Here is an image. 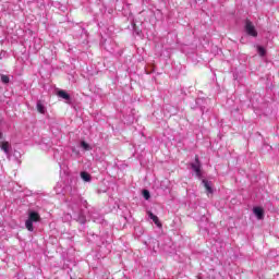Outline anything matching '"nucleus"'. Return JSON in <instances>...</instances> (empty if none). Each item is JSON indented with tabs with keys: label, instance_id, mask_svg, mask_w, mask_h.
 Returning a JSON list of instances; mask_svg holds the SVG:
<instances>
[{
	"label": "nucleus",
	"instance_id": "1",
	"mask_svg": "<svg viewBox=\"0 0 279 279\" xmlns=\"http://www.w3.org/2000/svg\"><path fill=\"white\" fill-rule=\"evenodd\" d=\"M38 221H40V214L37 211H29L28 219L25 221V228L28 232H34V223H37Z\"/></svg>",
	"mask_w": 279,
	"mask_h": 279
},
{
	"label": "nucleus",
	"instance_id": "2",
	"mask_svg": "<svg viewBox=\"0 0 279 279\" xmlns=\"http://www.w3.org/2000/svg\"><path fill=\"white\" fill-rule=\"evenodd\" d=\"M244 32L247 34V36H253V38H256L258 36L256 26H254V23H252V21L250 20H245L244 22Z\"/></svg>",
	"mask_w": 279,
	"mask_h": 279
},
{
	"label": "nucleus",
	"instance_id": "3",
	"mask_svg": "<svg viewBox=\"0 0 279 279\" xmlns=\"http://www.w3.org/2000/svg\"><path fill=\"white\" fill-rule=\"evenodd\" d=\"M191 167H192L193 171L195 172L196 178H202V163L199 162L198 156L195 157V162L191 163Z\"/></svg>",
	"mask_w": 279,
	"mask_h": 279
},
{
	"label": "nucleus",
	"instance_id": "4",
	"mask_svg": "<svg viewBox=\"0 0 279 279\" xmlns=\"http://www.w3.org/2000/svg\"><path fill=\"white\" fill-rule=\"evenodd\" d=\"M57 95L58 97H61V99H64L65 104H71V95H69L64 89H60Z\"/></svg>",
	"mask_w": 279,
	"mask_h": 279
},
{
	"label": "nucleus",
	"instance_id": "5",
	"mask_svg": "<svg viewBox=\"0 0 279 279\" xmlns=\"http://www.w3.org/2000/svg\"><path fill=\"white\" fill-rule=\"evenodd\" d=\"M253 213L257 217V219H265V210L262 207H254Z\"/></svg>",
	"mask_w": 279,
	"mask_h": 279
},
{
	"label": "nucleus",
	"instance_id": "6",
	"mask_svg": "<svg viewBox=\"0 0 279 279\" xmlns=\"http://www.w3.org/2000/svg\"><path fill=\"white\" fill-rule=\"evenodd\" d=\"M0 148L2 149V151H4V154H10V149H12V146L10 145L9 142H2L0 143Z\"/></svg>",
	"mask_w": 279,
	"mask_h": 279
},
{
	"label": "nucleus",
	"instance_id": "7",
	"mask_svg": "<svg viewBox=\"0 0 279 279\" xmlns=\"http://www.w3.org/2000/svg\"><path fill=\"white\" fill-rule=\"evenodd\" d=\"M147 215H148L149 219H151L154 221V223L158 226V228H160L162 226V223H160V220L158 219V216L154 215V213L147 211Z\"/></svg>",
	"mask_w": 279,
	"mask_h": 279
},
{
	"label": "nucleus",
	"instance_id": "8",
	"mask_svg": "<svg viewBox=\"0 0 279 279\" xmlns=\"http://www.w3.org/2000/svg\"><path fill=\"white\" fill-rule=\"evenodd\" d=\"M37 110L40 112V114H45L47 112V108H45V105H43V101H37Z\"/></svg>",
	"mask_w": 279,
	"mask_h": 279
},
{
	"label": "nucleus",
	"instance_id": "9",
	"mask_svg": "<svg viewBox=\"0 0 279 279\" xmlns=\"http://www.w3.org/2000/svg\"><path fill=\"white\" fill-rule=\"evenodd\" d=\"M203 184L207 191V194H213V186L208 180H203Z\"/></svg>",
	"mask_w": 279,
	"mask_h": 279
},
{
	"label": "nucleus",
	"instance_id": "10",
	"mask_svg": "<svg viewBox=\"0 0 279 279\" xmlns=\"http://www.w3.org/2000/svg\"><path fill=\"white\" fill-rule=\"evenodd\" d=\"M203 184L207 191V194H213V186L208 180H203Z\"/></svg>",
	"mask_w": 279,
	"mask_h": 279
},
{
	"label": "nucleus",
	"instance_id": "11",
	"mask_svg": "<svg viewBox=\"0 0 279 279\" xmlns=\"http://www.w3.org/2000/svg\"><path fill=\"white\" fill-rule=\"evenodd\" d=\"M257 53L262 57L265 58L267 56V50L263 48L262 46H257Z\"/></svg>",
	"mask_w": 279,
	"mask_h": 279
},
{
	"label": "nucleus",
	"instance_id": "12",
	"mask_svg": "<svg viewBox=\"0 0 279 279\" xmlns=\"http://www.w3.org/2000/svg\"><path fill=\"white\" fill-rule=\"evenodd\" d=\"M81 178L84 182H90V174L88 172H81Z\"/></svg>",
	"mask_w": 279,
	"mask_h": 279
},
{
	"label": "nucleus",
	"instance_id": "13",
	"mask_svg": "<svg viewBox=\"0 0 279 279\" xmlns=\"http://www.w3.org/2000/svg\"><path fill=\"white\" fill-rule=\"evenodd\" d=\"M81 147H83V149H84L85 151H90V149H93V148L90 147V145H89L88 143H86L85 141H82V142H81Z\"/></svg>",
	"mask_w": 279,
	"mask_h": 279
},
{
	"label": "nucleus",
	"instance_id": "14",
	"mask_svg": "<svg viewBox=\"0 0 279 279\" xmlns=\"http://www.w3.org/2000/svg\"><path fill=\"white\" fill-rule=\"evenodd\" d=\"M1 82L3 84H10V76H8L5 74H1Z\"/></svg>",
	"mask_w": 279,
	"mask_h": 279
},
{
	"label": "nucleus",
	"instance_id": "15",
	"mask_svg": "<svg viewBox=\"0 0 279 279\" xmlns=\"http://www.w3.org/2000/svg\"><path fill=\"white\" fill-rule=\"evenodd\" d=\"M143 197H144V199H149V197H151V195L149 194V192L147 190H144Z\"/></svg>",
	"mask_w": 279,
	"mask_h": 279
},
{
	"label": "nucleus",
	"instance_id": "16",
	"mask_svg": "<svg viewBox=\"0 0 279 279\" xmlns=\"http://www.w3.org/2000/svg\"><path fill=\"white\" fill-rule=\"evenodd\" d=\"M78 223H86V217L81 215L78 217Z\"/></svg>",
	"mask_w": 279,
	"mask_h": 279
},
{
	"label": "nucleus",
	"instance_id": "17",
	"mask_svg": "<svg viewBox=\"0 0 279 279\" xmlns=\"http://www.w3.org/2000/svg\"><path fill=\"white\" fill-rule=\"evenodd\" d=\"M80 201H81V204L84 206V208H87L88 202H87V201H84V199H82V198H80Z\"/></svg>",
	"mask_w": 279,
	"mask_h": 279
},
{
	"label": "nucleus",
	"instance_id": "18",
	"mask_svg": "<svg viewBox=\"0 0 279 279\" xmlns=\"http://www.w3.org/2000/svg\"><path fill=\"white\" fill-rule=\"evenodd\" d=\"M2 136H3V133L0 131V140H1Z\"/></svg>",
	"mask_w": 279,
	"mask_h": 279
}]
</instances>
